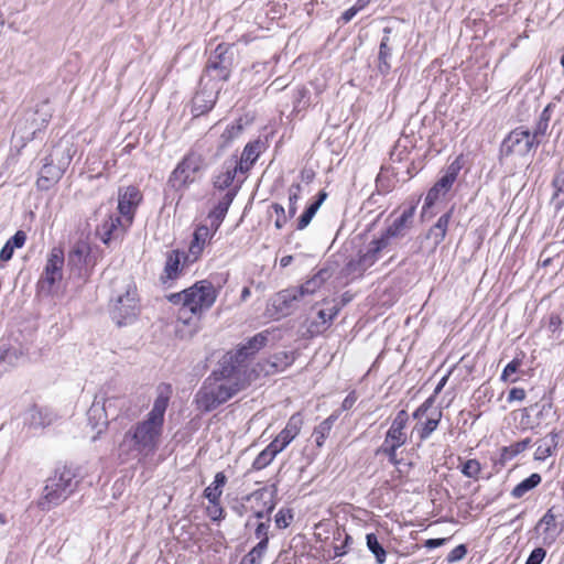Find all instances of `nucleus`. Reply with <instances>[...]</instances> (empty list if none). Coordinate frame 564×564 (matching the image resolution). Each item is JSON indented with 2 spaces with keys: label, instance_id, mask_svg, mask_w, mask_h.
Masks as SVG:
<instances>
[{
  "label": "nucleus",
  "instance_id": "1",
  "mask_svg": "<svg viewBox=\"0 0 564 564\" xmlns=\"http://www.w3.org/2000/svg\"><path fill=\"white\" fill-rule=\"evenodd\" d=\"M167 404L166 397H158L147 416L124 432L118 445V457L122 463L130 460L142 463L155 454L163 434Z\"/></svg>",
  "mask_w": 564,
  "mask_h": 564
},
{
  "label": "nucleus",
  "instance_id": "2",
  "mask_svg": "<svg viewBox=\"0 0 564 564\" xmlns=\"http://www.w3.org/2000/svg\"><path fill=\"white\" fill-rule=\"evenodd\" d=\"M217 296V289L208 280L197 281L182 292L166 296L170 303L181 306L176 324V334L181 338L197 332L202 316L215 304Z\"/></svg>",
  "mask_w": 564,
  "mask_h": 564
},
{
  "label": "nucleus",
  "instance_id": "3",
  "mask_svg": "<svg viewBox=\"0 0 564 564\" xmlns=\"http://www.w3.org/2000/svg\"><path fill=\"white\" fill-rule=\"evenodd\" d=\"M245 372V369L221 361L197 391L195 395L197 408L204 412H210L227 402L243 389Z\"/></svg>",
  "mask_w": 564,
  "mask_h": 564
},
{
  "label": "nucleus",
  "instance_id": "4",
  "mask_svg": "<svg viewBox=\"0 0 564 564\" xmlns=\"http://www.w3.org/2000/svg\"><path fill=\"white\" fill-rule=\"evenodd\" d=\"M78 484L79 480L74 468L66 465L57 467L53 475L45 480L37 507L48 511L59 506L75 492Z\"/></svg>",
  "mask_w": 564,
  "mask_h": 564
},
{
  "label": "nucleus",
  "instance_id": "5",
  "mask_svg": "<svg viewBox=\"0 0 564 564\" xmlns=\"http://www.w3.org/2000/svg\"><path fill=\"white\" fill-rule=\"evenodd\" d=\"M140 313L137 288L130 280L120 282L116 294L111 297L110 316L119 326L132 324Z\"/></svg>",
  "mask_w": 564,
  "mask_h": 564
},
{
  "label": "nucleus",
  "instance_id": "6",
  "mask_svg": "<svg viewBox=\"0 0 564 564\" xmlns=\"http://www.w3.org/2000/svg\"><path fill=\"white\" fill-rule=\"evenodd\" d=\"M65 263L64 251L59 247L51 249L44 270L37 281V292L42 295L54 294L63 279V268Z\"/></svg>",
  "mask_w": 564,
  "mask_h": 564
},
{
  "label": "nucleus",
  "instance_id": "7",
  "mask_svg": "<svg viewBox=\"0 0 564 564\" xmlns=\"http://www.w3.org/2000/svg\"><path fill=\"white\" fill-rule=\"evenodd\" d=\"M231 48V45L226 43H220L216 46L215 51L208 58L202 80H204L205 77L220 82L229 79L234 64Z\"/></svg>",
  "mask_w": 564,
  "mask_h": 564
},
{
  "label": "nucleus",
  "instance_id": "8",
  "mask_svg": "<svg viewBox=\"0 0 564 564\" xmlns=\"http://www.w3.org/2000/svg\"><path fill=\"white\" fill-rule=\"evenodd\" d=\"M389 247L380 237L373 238L358 250L357 258L348 262L347 270L350 273L362 274L381 259Z\"/></svg>",
  "mask_w": 564,
  "mask_h": 564
},
{
  "label": "nucleus",
  "instance_id": "9",
  "mask_svg": "<svg viewBox=\"0 0 564 564\" xmlns=\"http://www.w3.org/2000/svg\"><path fill=\"white\" fill-rule=\"evenodd\" d=\"M203 165V159L197 153H188L184 159L176 165L169 178V184L176 191L186 188L192 184L196 174L200 171Z\"/></svg>",
  "mask_w": 564,
  "mask_h": 564
},
{
  "label": "nucleus",
  "instance_id": "10",
  "mask_svg": "<svg viewBox=\"0 0 564 564\" xmlns=\"http://www.w3.org/2000/svg\"><path fill=\"white\" fill-rule=\"evenodd\" d=\"M541 143L540 140H535L531 137V132L523 127L516 128L512 130L502 141L500 147L501 156L510 155H527L533 148H536Z\"/></svg>",
  "mask_w": 564,
  "mask_h": 564
},
{
  "label": "nucleus",
  "instance_id": "11",
  "mask_svg": "<svg viewBox=\"0 0 564 564\" xmlns=\"http://www.w3.org/2000/svg\"><path fill=\"white\" fill-rule=\"evenodd\" d=\"M415 209V205L404 208L379 237L386 240L389 246H391L393 240L403 238L412 226Z\"/></svg>",
  "mask_w": 564,
  "mask_h": 564
},
{
  "label": "nucleus",
  "instance_id": "12",
  "mask_svg": "<svg viewBox=\"0 0 564 564\" xmlns=\"http://www.w3.org/2000/svg\"><path fill=\"white\" fill-rule=\"evenodd\" d=\"M415 209V205L404 208L379 237L386 240L389 246H391L393 240L403 238L412 226Z\"/></svg>",
  "mask_w": 564,
  "mask_h": 564
},
{
  "label": "nucleus",
  "instance_id": "13",
  "mask_svg": "<svg viewBox=\"0 0 564 564\" xmlns=\"http://www.w3.org/2000/svg\"><path fill=\"white\" fill-rule=\"evenodd\" d=\"M142 200V194L135 186H127L119 192L118 210L119 216L126 220V226L133 223L137 207Z\"/></svg>",
  "mask_w": 564,
  "mask_h": 564
},
{
  "label": "nucleus",
  "instance_id": "14",
  "mask_svg": "<svg viewBox=\"0 0 564 564\" xmlns=\"http://www.w3.org/2000/svg\"><path fill=\"white\" fill-rule=\"evenodd\" d=\"M268 340L267 333H259L251 337L246 344L241 345L234 354H228L224 357L223 361L230 362L240 369H243L242 364L256 352H258Z\"/></svg>",
  "mask_w": 564,
  "mask_h": 564
},
{
  "label": "nucleus",
  "instance_id": "15",
  "mask_svg": "<svg viewBox=\"0 0 564 564\" xmlns=\"http://www.w3.org/2000/svg\"><path fill=\"white\" fill-rule=\"evenodd\" d=\"M409 422V414L405 410H400L391 422L388 429L383 445L402 447L408 442L406 426Z\"/></svg>",
  "mask_w": 564,
  "mask_h": 564
},
{
  "label": "nucleus",
  "instance_id": "16",
  "mask_svg": "<svg viewBox=\"0 0 564 564\" xmlns=\"http://www.w3.org/2000/svg\"><path fill=\"white\" fill-rule=\"evenodd\" d=\"M304 302L301 293L295 288H290L278 292L272 301L274 313L280 316H288L299 308L300 303Z\"/></svg>",
  "mask_w": 564,
  "mask_h": 564
},
{
  "label": "nucleus",
  "instance_id": "17",
  "mask_svg": "<svg viewBox=\"0 0 564 564\" xmlns=\"http://www.w3.org/2000/svg\"><path fill=\"white\" fill-rule=\"evenodd\" d=\"M392 33L393 30L389 26H386L383 29V35L379 45L377 69L382 76L389 75L392 68L391 59L397 39V35H393Z\"/></svg>",
  "mask_w": 564,
  "mask_h": 564
},
{
  "label": "nucleus",
  "instance_id": "18",
  "mask_svg": "<svg viewBox=\"0 0 564 564\" xmlns=\"http://www.w3.org/2000/svg\"><path fill=\"white\" fill-rule=\"evenodd\" d=\"M130 226H126V220L119 215H109L97 228V235L100 240L109 246L112 240L121 239Z\"/></svg>",
  "mask_w": 564,
  "mask_h": 564
},
{
  "label": "nucleus",
  "instance_id": "19",
  "mask_svg": "<svg viewBox=\"0 0 564 564\" xmlns=\"http://www.w3.org/2000/svg\"><path fill=\"white\" fill-rule=\"evenodd\" d=\"M115 400L108 402H100L99 397L96 395L95 400L87 412L88 422L94 430H97V435L93 437L95 441L108 426L109 417L108 412Z\"/></svg>",
  "mask_w": 564,
  "mask_h": 564
},
{
  "label": "nucleus",
  "instance_id": "20",
  "mask_svg": "<svg viewBox=\"0 0 564 564\" xmlns=\"http://www.w3.org/2000/svg\"><path fill=\"white\" fill-rule=\"evenodd\" d=\"M302 425L303 417L301 413H294L289 419L285 427L274 437L270 444L275 445L276 449L281 453L300 434Z\"/></svg>",
  "mask_w": 564,
  "mask_h": 564
},
{
  "label": "nucleus",
  "instance_id": "21",
  "mask_svg": "<svg viewBox=\"0 0 564 564\" xmlns=\"http://www.w3.org/2000/svg\"><path fill=\"white\" fill-rule=\"evenodd\" d=\"M90 246L88 242L79 240L77 241L68 252L67 257V264L70 268V270H76L78 275H84L83 272L88 262L90 257Z\"/></svg>",
  "mask_w": 564,
  "mask_h": 564
},
{
  "label": "nucleus",
  "instance_id": "22",
  "mask_svg": "<svg viewBox=\"0 0 564 564\" xmlns=\"http://www.w3.org/2000/svg\"><path fill=\"white\" fill-rule=\"evenodd\" d=\"M247 502H256L261 505V510L251 511L253 517L257 519H265L270 518V514L275 508V502L273 500V495L267 488L258 489L250 495L246 496Z\"/></svg>",
  "mask_w": 564,
  "mask_h": 564
},
{
  "label": "nucleus",
  "instance_id": "23",
  "mask_svg": "<svg viewBox=\"0 0 564 564\" xmlns=\"http://www.w3.org/2000/svg\"><path fill=\"white\" fill-rule=\"evenodd\" d=\"M215 234L216 231H214L213 225L210 227L207 225H199L194 231L187 258L192 257V261L197 260L205 246L212 240Z\"/></svg>",
  "mask_w": 564,
  "mask_h": 564
},
{
  "label": "nucleus",
  "instance_id": "24",
  "mask_svg": "<svg viewBox=\"0 0 564 564\" xmlns=\"http://www.w3.org/2000/svg\"><path fill=\"white\" fill-rule=\"evenodd\" d=\"M238 172H240V167L237 163V156L226 159L223 163L221 171L215 177L214 186L220 191L229 188L234 184Z\"/></svg>",
  "mask_w": 564,
  "mask_h": 564
},
{
  "label": "nucleus",
  "instance_id": "25",
  "mask_svg": "<svg viewBox=\"0 0 564 564\" xmlns=\"http://www.w3.org/2000/svg\"><path fill=\"white\" fill-rule=\"evenodd\" d=\"M183 253L178 250H171L166 253V261L160 281L167 285L170 282L176 280L181 273V259Z\"/></svg>",
  "mask_w": 564,
  "mask_h": 564
},
{
  "label": "nucleus",
  "instance_id": "26",
  "mask_svg": "<svg viewBox=\"0 0 564 564\" xmlns=\"http://www.w3.org/2000/svg\"><path fill=\"white\" fill-rule=\"evenodd\" d=\"M263 143L260 140L248 142L241 153L240 159L237 158V163L240 167V173H247L260 156Z\"/></svg>",
  "mask_w": 564,
  "mask_h": 564
},
{
  "label": "nucleus",
  "instance_id": "27",
  "mask_svg": "<svg viewBox=\"0 0 564 564\" xmlns=\"http://www.w3.org/2000/svg\"><path fill=\"white\" fill-rule=\"evenodd\" d=\"M329 278V271L327 269H321L312 278L295 289L301 293V297L304 301L306 296L315 294Z\"/></svg>",
  "mask_w": 564,
  "mask_h": 564
},
{
  "label": "nucleus",
  "instance_id": "28",
  "mask_svg": "<svg viewBox=\"0 0 564 564\" xmlns=\"http://www.w3.org/2000/svg\"><path fill=\"white\" fill-rule=\"evenodd\" d=\"M75 153H76V149L74 148V145L72 143H69L67 141H62L56 147V162H57L56 175L53 176L52 178H55L56 182L59 180L64 170L70 163Z\"/></svg>",
  "mask_w": 564,
  "mask_h": 564
},
{
  "label": "nucleus",
  "instance_id": "29",
  "mask_svg": "<svg viewBox=\"0 0 564 564\" xmlns=\"http://www.w3.org/2000/svg\"><path fill=\"white\" fill-rule=\"evenodd\" d=\"M23 359V354L19 348L0 346V375L19 365Z\"/></svg>",
  "mask_w": 564,
  "mask_h": 564
},
{
  "label": "nucleus",
  "instance_id": "30",
  "mask_svg": "<svg viewBox=\"0 0 564 564\" xmlns=\"http://www.w3.org/2000/svg\"><path fill=\"white\" fill-rule=\"evenodd\" d=\"M441 419L442 411L435 409L424 422H419L414 426L413 433L415 432L417 434L420 442L426 441L432 435L437 429Z\"/></svg>",
  "mask_w": 564,
  "mask_h": 564
},
{
  "label": "nucleus",
  "instance_id": "31",
  "mask_svg": "<svg viewBox=\"0 0 564 564\" xmlns=\"http://www.w3.org/2000/svg\"><path fill=\"white\" fill-rule=\"evenodd\" d=\"M453 208L443 214L434 226L427 232V239L433 241L434 247H437L446 237L448 224L452 217Z\"/></svg>",
  "mask_w": 564,
  "mask_h": 564
},
{
  "label": "nucleus",
  "instance_id": "32",
  "mask_svg": "<svg viewBox=\"0 0 564 564\" xmlns=\"http://www.w3.org/2000/svg\"><path fill=\"white\" fill-rule=\"evenodd\" d=\"M557 444L558 433L552 431L538 442V447L534 453V459L545 460L549 456L552 455Z\"/></svg>",
  "mask_w": 564,
  "mask_h": 564
},
{
  "label": "nucleus",
  "instance_id": "33",
  "mask_svg": "<svg viewBox=\"0 0 564 564\" xmlns=\"http://www.w3.org/2000/svg\"><path fill=\"white\" fill-rule=\"evenodd\" d=\"M340 411H335L323 422H321L313 431V437L318 447L324 445L325 440L328 437L335 422L338 420Z\"/></svg>",
  "mask_w": 564,
  "mask_h": 564
},
{
  "label": "nucleus",
  "instance_id": "34",
  "mask_svg": "<svg viewBox=\"0 0 564 564\" xmlns=\"http://www.w3.org/2000/svg\"><path fill=\"white\" fill-rule=\"evenodd\" d=\"M100 402H108L109 400H115L111 408L107 410L109 420L117 419L121 413L128 414L130 399L127 395H109V397H99Z\"/></svg>",
  "mask_w": 564,
  "mask_h": 564
},
{
  "label": "nucleus",
  "instance_id": "35",
  "mask_svg": "<svg viewBox=\"0 0 564 564\" xmlns=\"http://www.w3.org/2000/svg\"><path fill=\"white\" fill-rule=\"evenodd\" d=\"M326 197L327 194L324 191L318 193L317 199L313 202L300 216L296 224L297 230H303L310 225L311 220L313 219V217L315 216V214L317 213Z\"/></svg>",
  "mask_w": 564,
  "mask_h": 564
},
{
  "label": "nucleus",
  "instance_id": "36",
  "mask_svg": "<svg viewBox=\"0 0 564 564\" xmlns=\"http://www.w3.org/2000/svg\"><path fill=\"white\" fill-rule=\"evenodd\" d=\"M227 482V477L223 471H218L215 475L214 481L205 488L204 490V497L209 502H216L217 500H220V497L223 495V488Z\"/></svg>",
  "mask_w": 564,
  "mask_h": 564
},
{
  "label": "nucleus",
  "instance_id": "37",
  "mask_svg": "<svg viewBox=\"0 0 564 564\" xmlns=\"http://www.w3.org/2000/svg\"><path fill=\"white\" fill-rule=\"evenodd\" d=\"M542 481V477L538 473L531 474L528 478L520 481L511 491V496L516 499L522 498L527 492L534 489Z\"/></svg>",
  "mask_w": 564,
  "mask_h": 564
},
{
  "label": "nucleus",
  "instance_id": "38",
  "mask_svg": "<svg viewBox=\"0 0 564 564\" xmlns=\"http://www.w3.org/2000/svg\"><path fill=\"white\" fill-rule=\"evenodd\" d=\"M280 452L275 445L269 444L263 451H261L252 463V469L261 470L269 466Z\"/></svg>",
  "mask_w": 564,
  "mask_h": 564
},
{
  "label": "nucleus",
  "instance_id": "39",
  "mask_svg": "<svg viewBox=\"0 0 564 564\" xmlns=\"http://www.w3.org/2000/svg\"><path fill=\"white\" fill-rule=\"evenodd\" d=\"M544 527V533L547 538H551L552 541L555 540L558 530L556 527V516L553 512V508L549 509L543 517L540 519L536 528Z\"/></svg>",
  "mask_w": 564,
  "mask_h": 564
},
{
  "label": "nucleus",
  "instance_id": "40",
  "mask_svg": "<svg viewBox=\"0 0 564 564\" xmlns=\"http://www.w3.org/2000/svg\"><path fill=\"white\" fill-rule=\"evenodd\" d=\"M366 542L368 550L375 555L377 564H384L387 552L379 543L377 535L375 533H368L366 535Z\"/></svg>",
  "mask_w": 564,
  "mask_h": 564
},
{
  "label": "nucleus",
  "instance_id": "41",
  "mask_svg": "<svg viewBox=\"0 0 564 564\" xmlns=\"http://www.w3.org/2000/svg\"><path fill=\"white\" fill-rule=\"evenodd\" d=\"M553 195L551 198V205L555 212H560L564 207V180L554 176L552 181Z\"/></svg>",
  "mask_w": 564,
  "mask_h": 564
},
{
  "label": "nucleus",
  "instance_id": "42",
  "mask_svg": "<svg viewBox=\"0 0 564 564\" xmlns=\"http://www.w3.org/2000/svg\"><path fill=\"white\" fill-rule=\"evenodd\" d=\"M242 130L243 127L240 120L236 123L228 124L220 135L219 148L225 149L229 147V144L241 134Z\"/></svg>",
  "mask_w": 564,
  "mask_h": 564
},
{
  "label": "nucleus",
  "instance_id": "43",
  "mask_svg": "<svg viewBox=\"0 0 564 564\" xmlns=\"http://www.w3.org/2000/svg\"><path fill=\"white\" fill-rule=\"evenodd\" d=\"M219 89L220 88H217V91L215 93V95L210 96V98L208 100L204 99L203 93L196 94L193 102H194V110L196 111L197 115H203L213 109L216 98H217V95L219 93Z\"/></svg>",
  "mask_w": 564,
  "mask_h": 564
},
{
  "label": "nucleus",
  "instance_id": "44",
  "mask_svg": "<svg viewBox=\"0 0 564 564\" xmlns=\"http://www.w3.org/2000/svg\"><path fill=\"white\" fill-rule=\"evenodd\" d=\"M302 186L301 184H292L289 188V207L288 213L289 217L292 218L295 216L297 210V202L301 197Z\"/></svg>",
  "mask_w": 564,
  "mask_h": 564
},
{
  "label": "nucleus",
  "instance_id": "45",
  "mask_svg": "<svg viewBox=\"0 0 564 564\" xmlns=\"http://www.w3.org/2000/svg\"><path fill=\"white\" fill-rule=\"evenodd\" d=\"M446 193L442 192L435 184L429 189L424 204L422 207V216H425L427 210L434 206V204L442 197L445 196Z\"/></svg>",
  "mask_w": 564,
  "mask_h": 564
},
{
  "label": "nucleus",
  "instance_id": "46",
  "mask_svg": "<svg viewBox=\"0 0 564 564\" xmlns=\"http://www.w3.org/2000/svg\"><path fill=\"white\" fill-rule=\"evenodd\" d=\"M400 447H397V446H390V445H383L381 444L377 449H376V456H384L387 457L388 462L393 465V466H398L400 464V459L398 458V449Z\"/></svg>",
  "mask_w": 564,
  "mask_h": 564
},
{
  "label": "nucleus",
  "instance_id": "47",
  "mask_svg": "<svg viewBox=\"0 0 564 564\" xmlns=\"http://www.w3.org/2000/svg\"><path fill=\"white\" fill-rule=\"evenodd\" d=\"M228 208L217 203L214 209L209 213L208 217L212 219V225L214 226V231H217L220 224L225 219L227 215Z\"/></svg>",
  "mask_w": 564,
  "mask_h": 564
},
{
  "label": "nucleus",
  "instance_id": "48",
  "mask_svg": "<svg viewBox=\"0 0 564 564\" xmlns=\"http://www.w3.org/2000/svg\"><path fill=\"white\" fill-rule=\"evenodd\" d=\"M480 470L481 466L477 459H468L462 466V474L468 478L477 479Z\"/></svg>",
  "mask_w": 564,
  "mask_h": 564
},
{
  "label": "nucleus",
  "instance_id": "49",
  "mask_svg": "<svg viewBox=\"0 0 564 564\" xmlns=\"http://www.w3.org/2000/svg\"><path fill=\"white\" fill-rule=\"evenodd\" d=\"M292 520H293V512L291 509H288V508L280 509L274 517L275 525L279 529L288 528L290 525V523L292 522Z\"/></svg>",
  "mask_w": 564,
  "mask_h": 564
},
{
  "label": "nucleus",
  "instance_id": "50",
  "mask_svg": "<svg viewBox=\"0 0 564 564\" xmlns=\"http://www.w3.org/2000/svg\"><path fill=\"white\" fill-rule=\"evenodd\" d=\"M308 89L305 87H299L294 94L293 107L294 110L301 111L306 108L307 101L305 100L308 97Z\"/></svg>",
  "mask_w": 564,
  "mask_h": 564
},
{
  "label": "nucleus",
  "instance_id": "51",
  "mask_svg": "<svg viewBox=\"0 0 564 564\" xmlns=\"http://www.w3.org/2000/svg\"><path fill=\"white\" fill-rule=\"evenodd\" d=\"M521 364H522V361L520 359H518V358H514L513 360H511L505 367V369H503V371L501 373L500 379L502 381L516 382L518 380V378H512L511 379L510 376L518 371V369L520 368Z\"/></svg>",
  "mask_w": 564,
  "mask_h": 564
},
{
  "label": "nucleus",
  "instance_id": "52",
  "mask_svg": "<svg viewBox=\"0 0 564 564\" xmlns=\"http://www.w3.org/2000/svg\"><path fill=\"white\" fill-rule=\"evenodd\" d=\"M359 4H355L351 8L345 10L338 21L343 24L350 22L355 15L369 2V0H359Z\"/></svg>",
  "mask_w": 564,
  "mask_h": 564
},
{
  "label": "nucleus",
  "instance_id": "53",
  "mask_svg": "<svg viewBox=\"0 0 564 564\" xmlns=\"http://www.w3.org/2000/svg\"><path fill=\"white\" fill-rule=\"evenodd\" d=\"M520 453H522V451H521L518 442H516L509 446H503L501 448V453H500V462L503 464L508 460H511Z\"/></svg>",
  "mask_w": 564,
  "mask_h": 564
},
{
  "label": "nucleus",
  "instance_id": "54",
  "mask_svg": "<svg viewBox=\"0 0 564 564\" xmlns=\"http://www.w3.org/2000/svg\"><path fill=\"white\" fill-rule=\"evenodd\" d=\"M268 544L269 542L259 541L258 544L254 545L246 556L252 560L253 563L259 564L261 557L268 549Z\"/></svg>",
  "mask_w": 564,
  "mask_h": 564
},
{
  "label": "nucleus",
  "instance_id": "55",
  "mask_svg": "<svg viewBox=\"0 0 564 564\" xmlns=\"http://www.w3.org/2000/svg\"><path fill=\"white\" fill-rule=\"evenodd\" d=\"M30 416L31 425L34 427H44L51 423V420L47 419V414L42 410H33Z\"/></svg>",
  "mask_w": 564,
  "mask_h": 564
},
{
  "label": "nucleus",
  "instance_id": "56",
  "mask_svg": "<svg viewBox=\"0 0 564 564\" xmlns=\"http://www.w3.org/2000/svg\"><path fill=\"white\" fill-rule=\"evenodd\" d=\"M340 308H341V306L334 305L329 310H321L318 312V317L322 319V324L327 327L333 322V319L337 316Z\"/></svg>",
  "mask_w": 564,
  "mask_h": 564
},
{
  "label": "nucleus",
  "instance_id": "57",
  "mask_svg": "<svg viewBox=\"0 0 564 564\" xmlns=\"http://www.w3.org/2000/svg\"><path fill=\"white\" fill-rule=\"evenodd\" d=\"M271 519L268 518L267 521L259 522L254 530V536L259 541L269 542V529H270Z\"/></svg>",
  "mask_w": 564,
  "mask_h": 564
},
{
  "label": "nucleus",
  "instance_id": "58",
  "mask_svg": "<svg viewBox=\"0 0 564 564\" xmlns=\"http://www.w3.org/2000/svg\"><path fill=\"white\" fill-rule=\"evenodd\" d=\"M352 543V538L344 533V539L340 544L334 545V557H340L348 553L349 545Z\"/></svg>",
  "mask_w": 564,
  "mask_h": 564
},
{
  "label": "nucleus",
  "instance_id": "59",
  "mask_svg": "<svg viewBox=\"0 0 564 564\" xmlns=\"http://www.w3.org/2000/svg\"><path fill=\"white\" fill-rule=\"evenodd\" d=\"M467 554V547L465 544H459L456 547H454L447 555L446 561L448 563H455L465 557Z\"/></svg>",
  "mask_w": 564,
  "mask_h": 564
},
{
  "label": "nucleus",
  "instance_id": "60",
  "mask_svg": "<svg viewBox=\"0 0 564 564\" xmlns=\"http://www.w3.org/2000/svg\"><path fill=\"white\" fill-rule=\"evenodd\" d=\"M210 506L207 508V513L213 521H219L224 519L225 511L220 506V500L216 502H209Z\"/></svg>",
  "mask_w": 564,
  "mask_h": 564
},
{
  "label": "nucleus",
  "instance_id": "61",
  "mask_svg": "<svg viewBox=\"0 0 564 564\" xmlns=\"http://www.w3.org/2000/svg\"><path fill=\"white\" fill-rule=\"evenodd\" d=\"M530 409L531 410L539 409L536 416L539 420H543L551 414L553 404L551 401H545L542 403H535L534 405H531Z\"/></svg>",
  "mask_w": 564,
  "mask_h": 564
},
{
  "label": "nucleus",
  "instance_id": "62",
  "mask_svg": "<svg viewBox=\"0 0 564 564\" xmlns=\"http://www.w3.org/2000/svg\"><path fill=\"white\" fill-rule=\"evenodd\" d=\"M462 167L463 159L462 155H459L447 166L444 174L456 181Z\"/></svg>",
  "mask_w": 564,
  "mask_h": 564
},
{
  "label": "nucleus",
  "instance_id": "63",
  "mask_svg": "<svg viewBox=\"0 0 564 564\" xmlns=\"http://www.w3.org/2000/svg\"><path fill=\"white\" fill-rule=\"evenodd\" d=\"M272 208L274 209L275 214L278 215V217L274 221V226H275V228L281 229L285 226L288 218H290V217L285 215V210L282 205L275 203L272 205Z\"/></svg>",
  "mask_w": 564,
  "mask_h": 564
},
{
  "label": "nucleus",
  "instance_id": "64",
  "mask_svg": "<svg viewBox=\"0 0 564 564\" xmlns=\"http://www.w3.org/2000/svg\"><path fill=\"white\" fill-rule=\"evenodd\" d=\"M546 556V551L543 547H535L528 556L525 564H541Z\"/></svg>",
  "mask_w": 564,
  "mask_h": 564
}]
</instances>
